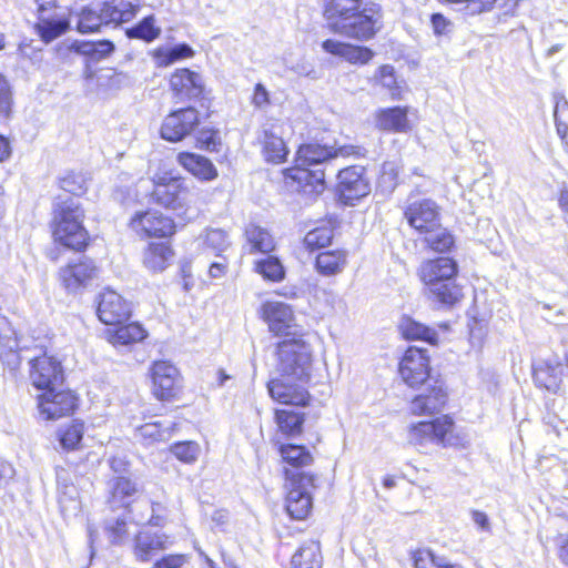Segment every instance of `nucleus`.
I'll return each mask as SVG.
<instances>
[{
	"instance_id": "obj_1",
	"label": "nucleus",
	"mask_w": 568,
	"mask_h": 568,
	"mask_svg": "<svg viewBox=\"0 0 568 568\" xmlns=\"http://www.w3.org/2000/svg\"><path fill=\"white\" fill-rule=\"evenodd\" d=\"M324 17L332 32L367 41L378 31L382 8L378 3H363L362 0H325Z\"/></svg>"
},
{
	"instance_id": "obj_2",
	"label": "nucleus",
	"mask_w": 568,
	"mask_h": 568,
	"mask_svg": "<svg viewBox=\"0 0 568 568\" xmlns=\"http://www.w3.org/2000/svg\"><path fill=\"white\" fill-rule=\"evenodd\" d=\"M84 210L80 201L67 197L55 203L52 220V236L55 243L81 251L88 245L89 234L83 226Z\"/></svg>"
},
{
	"instance_id": "obj_3",
	"label": "nucleus",
	"mask_w": 568,
	"mask_h": 568,
	"mask_svg": "<svg viewBox=\"0 0 568 568\" xmlns=\"http://www.w3.org/2000/svg\"><path fill=\"white\" fill-rule=\"evenodd\" d=\"M455 424L445 415L429 422L413 423L407 427V442L420 453H427L432 446L455 447L460 444L454 434Z\"/></svg>"
},
{
	"instance_id": "obj_4",
	"label": "nucleus",
	"mask_w": 568,
	"mask_h": 568,
	"mask_svg": "<svg viewBox=\"0 0 568 568\" xmlns=\"http://www.w3.org/2000/svg\"><path fill=\"white\" fill-rule=\"evenodd\" d=\"M138 6L132 0H109L97 9L85 8L78 19V30L81 33L95 32L103 24H119L135 17Z\"/></svg>"
},
{
	"instance_id": "obj_5",
	"label": "nucleus",
	"mask_w": 568,
	"mask_h": 568,
	"mask_svg": "<svg viewBox=\"0 0 568 568\" xmlns=\"http://www.w3.org/2000/svg\"><path fill=\"white\" fill-rule=\"evenodd\" d=\"M152 200L166 209L184 210L195 203L196 194L185 180L171 172L156 173L153 179Z\"/></svg>"
},
{
	"instance_id": "obj_6",
	"label": "nucleus",
	"mask_w": 568,
	"mask_h": 568,
	"mask_svg": "<svg viewBox=\"0 0 568 568\" xmlns=\"http://www.w3.org/2000/svg\"><path fill=\"white\" fill-rule=\"evenodd\" d=\"M277 354L282 375L300 383H308L312 372V347L303 338H286L278 344Z\"/></svg>"
},
{
	"instance_id": "obj_7",
	"label": "nucleus",
	"mask_w": 568,
	"mask_h": 568,
	"mask_svg": "<svg viewBox=\"0 0 568 568\" xmlns=\"http://www.w3.org/2000/svg\"><path fill=\"white\" fill-rule=\"evenodd\" d=\"M287 489L285 507L287 514L296 520L305 519L313 507L312 493L315 488L313 475L304 471L285 470Z\"/></svg>"
},
{
	"instance_id": "obj_8",
	"label": "nucleus",
	"mask_w": 568,
	"mask_h": 568,
	"mask_svg": "<svg viewBox=\"0 0 568 568\" xmlns=\"http://www.w3.org/2000/svg\"><path fill=\"white\" fill-rule=\"evenodd\" d=\"M366 150L359 145L326 146L316 143L304 144L300 146L296 154V163L302 166H310L323 163L333 158H362Z\"/></svg>"
},
{
	"instance_id": "obj_9",
	"label": "nucleus",
	"mask_w": 568,
	"mask_h": 568,
	"mask_svg": "<svg viewBox=\"0 0 568 568\" xmlns=\"http://www.w3.org/2000/svg\"><path fill=\"white\" fill-rule=\"evenodd\" d=\"M130 229L140 237H166L175 232L174 221L156 210L136 212L130 220Z\"/></svg>"
},
{
	"instance_id": "obj_10",
	"label": "nucleus",
	"mask_w": 568,
	"mask_h": 568,
	"mask_svg": "<svg viewBox=\"0 0 568 568\" xmlns=\"http://www.w3.org/2000/svg\"><path fill=\"white\" fill-rule=\"evenodd\" d=\"M30 379L32 385L42 392L60 388L64 381L61 363L47 354L30 362Z\"/></svg>"
},
{
	"instance_id": "obj_11",
	"label": "nucleus",
	"mask_w": 568,
	"mask_h": 568,
	"mask_svg": "<svg viewBox=\"0 0 568 568\" xmlns=\"http://www.w3.org/2000/svg\"><path fill=\"white\" fill-rule=\"evenodd\" d=\"M40 416L45 420H53L73 413L77 407V397L70 392L53 388L37 396Z\"/></svg>"
},
{
	"instance_id": "obj_12",
	"label": "nucleus",
	"mask_w": 568,
	"mask_h": 568,
	"mask_svg": "<svg viewBox=\"0 0 568 568\" xmlns=\"http://www.w3.org/2000/svg\"><path fill=\"white\" fill-rule=\"evenodd\" d=\"M38 14L36 30L45 43L65 33L70 27L69 19L64 13L57 11L51 0H43L38 3Z\"/></svg>"
},
{
	"instance_id": "obj_13",
	"label": "nucleus",
	"mask_w": 568,
	"mask_h": 568,
	"mask_svg": "<svg viewBox=\"0 0 568 568\" xmlns=\"http://www.w3.org/2000/svg\"><path fill=\"white\" fill-rule=\"evenodd\" d=\"M364 172L363 166H348L339 171L337 193L344 204L354 205L355 201L369 194L371 185Z\"/></svg>"
},
{
	"instance_id": "obj_14",
	"label": "nucleus",
	"mask_w": 568,
	"mask_h": 568,
	"mask_svg": "<svg viewBox=\"0 0 568 568\" xmlns=\"http://www.w3.org/2000/svg\"><path fill=\"white\" fill-rule=\"evenodd\" d=\"M199 122V112L194 108L173 111L163 120L161 136L170 142L182 141L194 131Z\"/></svg>"
},
{
	"instance_id": "obj_15",
	"label": "nucleus",
	"mask_w": 568,
	"mask_h": 568,
	"mask_svg": "<svg viewBox=\"0 0 568 568\" xmlns=\"http://www.w3.org/2000/svg\"><path fill=\"white\" fill-rule=\"evenodd\" d=\"M98 274L99 270L95 264L91 260L83 258L61 267L59 278L69 293L77 294L91 285Z\"/></svg>"
},
{
	"instance_id": "obj_16",
	"label": "nucleus",
	"mask_w": 568,
	"mask_h": 568,
	"mask_svg": "<svg viewBox=\"0 0 568 568\" xmlns=\"http://www.w3.org/2000/svg\"><path fill=\"white\" fill-rule=\"evenodd\" d=\"M398 371L402 379L409 387L424 384L429 376V357L427 351L418 347H409L399 363Z\"/></svg>"
},
{
	"instance_id": "obj_17",
	"label": "nucleus",
	"mask_w": 568,
	"mask_h": 568,
	"mask_svg": "<svg viewBox=\"0 0 568 568\" xmlns=\"http://www.w3.org/2000/svg\"><path fill=\"white\" fill-rule=\"evenodd\" d=\"M404 215L408 224L419 234L433 231L440 223L439 207L429 199L409 203L405 209Z\"/></svg>"
},
{
	"instance_id": "obj_18",
	"label": "nucleus",
	"mask_w": 568,
	"mask_h": 568,
	"mask_svg": "<svg viewBox=\"0 0 568 568\" xmlns=\"http://www.w3.org/2000/svg\"><path fill=\"white\" fill-rule=\"evenodd\" d=\"M97 314L105 325H119L130 317L131 306L115 291L104 290L99 295Z\"/></svg>"
},
{
	"instance_id": "obj_19",
	"label": "nucleus",
	"mask_w": 568,
	"mask_h": 568,
	"mask_svg": "<svg viewBox=\"0 0 568 568\" xmlns=\"http://www.w3.org/2000/svg\"><path fill=\"white\" fill-rule=\"evenodd\" d=\"M153 382V394L162 400H168L179 392L180 373L178 368L168 361L154 362L151 368Z\"/></svg>"
},
{
	"instance_id": "obj_20",
	"label": "nucleus",
	"mask_w": 568,
	"mask_h": 568,
	"mask_svg": "<svg viewBox=\"0 0 568 568\" xmlns=\"http://www.w3.org/2000/svg\"><path fill=\"white\" fill-rule=\"evenodd\" d=\"M172 545L173 539L165 532L143 528L134 537L133 555L136 560L146 562Z\"/></svg>"
},
{
	"instance_id": "obj_21",
	"label": "nucleus",
	"mask_w": 568,
	"mask_h": 568,
	"mask_svg": "<svg viewBox=\"0 0 568 568\" xmlns=\"http://www.w3.org/2000/svg\"><path fill=\"white\" fill-rule=\"evenodd\" d=\"M306 384L281 374L280 378L272 379L267 384V389L271 397L281 404L304 406L308 400V392L305 388Z\"/></svg>"
},
{
	"instance_id": "obj_22",
	"label": "nucleus",
	"mask_w": 568,
	"mask_h": 568,
	"mask_svg": "<svg viewBox=\"0 0 568 568\" xmlns=\"http://www.w3.org/2000/svg\"><path fill=\"white\" fill-rule=\"evenodd\" d=\"M282 133V124L278 121H270L262 126L258 140L263 146L264 159L270 163L280 164L286 160L288 150Z\"/></svg>"
},
{
	"instance_id": "obj_23",
	"label": "nucleus",
	"mask_w": 568,
	"mask_h": 568,
	"mask_svg": "<svg viewBox=\"0 0 568 568\" xmlns=\"http://www.w3.org/2000/svg\"><path fill=\"white\" fill-rule=\"evenodd\" d=\"M261 316L274 334H291L290 329L294 326L295 317L288 304L281 301H265L261 306Z\"/></svg>"
},
{
	"instance_id": "obj_24",
	"label": "nucleus",
	"mask_w": 568,
	"mask_h": 568,
	"mask_svg": "<svg viewBox=\"0 0 568 568\" xmlns=\"http://www.w3.org/2000/svg\"><path fill=\"white\" fill-rule=\"evenodd\" d=\"M447 393L443 384L438 381L434 385L427 384L423 392L416 395L410 402L409 409L412 414L433 415L439 413L446 405Z\"/></svg>"
},
{
	"instance_id": "obj_25",
	"label": "nucleus",
	"mask_w": 568,
	"mask_h": 568,
	"mask_svg": "<svg viewBox=\"0 0 568 568\" xmlns=\"http://www.w3.org/2000/svg\"><path fill=\"white\" fill-rule=\"evenodd\" d=\"M457 272L458 266L453 258L437 257L424 261L418 268V276L429 290L437 283L456 277Z\"/></svg>"
},
{
	"instance_id": "obj_26",
	"label": "nucleus",
	"mask_w": 568,
	"mask_h": 568,
	"mask_svg": "<svg viewBox=\"0 0 568 568\" xmlns=\"http://www.w3.org/2000/svg\"><path fill=\"white\" fill-rule=\"evenodd\" d=\"M286 178L296 183V191L315 196L321 194L325 189V173L321 169H308L297 165L287 170Z\"/></svg>"
},
{
	"instance_id": "obj_27",
	"label": "nucleus",
	"mask_w": 568,
	"mask_h": 568,
	"mask_svg": "<svg viewBox=\"0 0 568 568\" xmlns=\"http://www.w3.org/2000/svg\"><path fill=\"white\" fill-rule=\"evenodd\" d=\"M0 358L11 371L17 369L21 363L17 331L3 315H0Z\"/></svg>"
},
{
	"instance_id": "obj_28",
	"label": "nucleus",
	"mask_w": 568,
	"mask_h": 568,
	"mask_svg": "<svg viewBox=\"0 0 568 568\" xmlns=\"http://www.w3.org/2000/svg\"><path fill=\"white\" fill-rule=\"evenodd\" d=\"M170 87L180 101L199 98L203 92L201 75L189 69H178L171 75Z\"/></svg>"
},
{
	"instance_id": "obj_29",
	"label": "nucleus",
	"mask_w": 568,
	"mask_h": 568,
	"mask_svg": "<svg viewBox=\"0 0 568 568\" xmlns=\"http://www.w3.org/2000/svg\"><path fill=\"white\" fill-rule=\"evenodd\" d=\"M322 49L339 58H343L352 64H367L374 57L373 50L367 47L354 45L334 39L323 41Z\"/></svg>"
},
{
	"instance_id": "obj_30",
	"label": "nucleus",
	"mask_w": 568,
	"mask_h": 568,
	"mask_svg": "<svg viewBox=\"0 0 568 568\" xmlns=\"http://www.w3.org/2000/svg\"><path fill=\"white\" fill-rule=\"evenodd\" d=\"M406 106L381 109L376 113V126L383 131L406 133L410 130Z\"/></svg>"
},
{
	"instance_id": "obj_31",
	"label": "nucleus",
	"mask_w": 568,
	"mask_h": 568,
	"mask_svg": "<svg viewBox=\"0 0 568 568\" xmlns=\"http://www.w3.org/2000/svg\"><path fill=\"white\" fill-rule=\"evenodd\" d=\"M178 162L199 180L212 181L217 176L216 168L203 155L191 152H181L178 154Z\"/></svg>"
},
{
	"instance_id": "obj_32",
	"label": "nucleus",
	"mask_w": 568,
	"mask_h": 568,
	"mask_svg": "<svg viewBox=\"0 0 568 568\" xmlns=\"http://www.w3.org/2000/svg\"><path fill=\"white\" fill-rule=\"evenodd\" d=\"M429 298L442 306L452 307L463 298V287L456 283V277L435 284L428 290Z\"/></svg>"
},
{
	"instance_id": "obj_33",
	"label": "nucleus",
	"mask_w": 568,
	"mask_h": 568,
	"mask_svg": "<svg viewBox=\"0 0 568 568\" xmlns=\"http://www.w3.org/2000/svg\"><path fill=\"white\" fill-rule=\"evenodd\" d=\"M347 263V252L344 250H332L320 253L316 257V271L324 276H332L342 273Z\"/></svg>"
},
{
	"instance_id": "obj_34",
	"label": "nucleus",
	"mask_w": 568,
	"mask_h": 568,
	"mask_svg": "<svg viewBox=\"0 0 568 568\" xmlns=\"http://www.w3.org/2000/svg\"><path fill=\"white\" fill-rule=\"evenodd\" d=\"M244 235L246 239V242L250 244L251 253H270L275 248V241L274 237L271 235V233L254 223H250L246 225Z\"/></svg>"
},
{
	"instance_id": "obj_35",
	"label": "nucleus",
	"mask_w": 568,
	"mask_h": 568,
	"mask_svg": "<svg viewBox=\"0 0 568 568\" xmlns=\"http://www.w3.org/2000/svg\"><path fill=\"white\" fill-rule=\"evenodd\" d=\"M292 568H322V554L318 541L310 540L303 544L293 555Z\"/></svg>"
},
{
	"instance_id": "obj_36",
	"label": "nucleus",
	"mask_w": 568,
	"mask_h": 568,
	"mask_svg": "<svg viewBox=\"0 0 568 568\" xmlns=\"http://www.w3.org/2000/svg\"><path fill=\"white\" fill-rule=\"evenodd\" d=\"M173 256L171 247L164 243H151L144 252L143 264L152 272H162Z\"/></svg>"
},
{
	"instance_id": "obj_37",
	"label": "nucleus",
	"mask_w": 568,
	"mask_h": 568,
	"mask_svg": "<svg viewBox=\"0 0 568 568\" xmlns=\"http://www.w3.org/2000/svg\"><path fill=\"white\" fill-rule=\"evenodd\" d=\"M146 337V331L139 323L121 325L108 331V339L114 346H124L138 343Z\"/></svg>"
},
{
	"instance_id": "obj_38",
	"label": "nucleus",
	"mask_w": 568,
	"mask_h": 568,
	"mask_svg": "<svg viewBox=\"0 0 568 568\" xmlns=\"http://www.w3.org/2000/svg\"><path fill=\"white\" fill-rule=\"evenodd\" d=\"M375 79L388 91L393 100H402L404 98V93L407 91V85L404 80H399L396 77L393 65H381L375 73Z\"/></svg>"
},
{
	"instance_id": "obj_39",
	"label": "nucleus",
	"mask_w": 568,
	"mask_h": 568,
	"mask_svg": "<svg viewBox=\"0 0 568 568\" xmlns=\"http://www.w3.org/2000/svg\"><path fill=\"white\" fill-rule=\"evenodd\" d=\"M399 329L406 339L425 341L432 345H435L438 341V334L434 328H430L412 317H403L399 323Z\"/></svg>"
},
{
	"instance_id": "obj_40",
	"label": "nucleus",
	"mask_w": 568,
	"mask_h": 568,
	"mask_svg": "<svg viewBox=\"0 0 568 568\" xmlns=\"http://www.w3.org/2000/svg\"><path fill=\"white\" fill-rule=\"evenodd\" d=\"M199 245L205 251L221 256L231 246L229 234L222 229H206L199 237Z\"/></svg>"
},
{
	"instance_id": "obj_41",
	"label": "nucleus",
	"mask_w": 568,
	"mask_h": 568,
	"mask_svg": "<svg viewBox=\"0 0 568 568\" xmlns=\"http://www.w3.org/2000/svg\"><path fill=\"white\" fill-rule=\"evenodd\" d=\"M534 381L538 387L557 393L561 384L560 365L544 363L534 368Z\"/></svg>"
},
{
	"instance_id": "obj_42",
	"label": "nucleus",
	"mask_w": 568,
	"mask_h": 568,
	"mask_svg": "<svg viewBox=\"0 0 568 568\" xmlns=\"http://www.w3.org/2000/svg\"><path fill=\"white\" fill-rule=\"evenodd\" d=\"M426 245L438 253L448 252L454 246L453 235L439 223L433 231L423 233Z\"/></svg>"
},
{
	"instance_id": "obj_43",
	"label": "nucleus",
	"mask_w": 568,
	"mask_h": 568,
	"mask_svg": "<svg viewBox=\"0 0 568 568\" xmlns=\"http://www.w3.org/2000/svg\"><path fill=\"white\" fill-rule=\"evenodd\" d=\"M193 49L185 43L172 48H159L154 51V59L159 67H168L179 60L193 57Z\"/></svg>"
},
{
	"instance_id": "obj_44",
	"label": "nucleus",
	"mask_w": 568,
	"mask_h": 568,
	"mask_svg": "<svg viewBox=\"0 0 568 568\" xmlns=\"http://www.w3.org/2000/svg\"><path fill=\"white\" fill-rule=\"evenodd\" d=\"M280 454L286 464L295 468L308 466L313 462L311 453L306 449V447L300 445H281Z\"/></svg>"
},
{
	"instance_id": "obj_45",
	"label": "nucleus",
	"mask_w": 568,
	"mask_h": 568,
	"mask_svg": "<svg viewBox=\"0 0 568 568\" xmlns=\"http://www.w3.org/2000/svg\"><path fill=\"white\" fill-rule=\"evenodd\" d=\"M276 423L283 434L294 436L302 432L304 416L293 409H277Z\"/></svg>"
},
{
	"instance_id": "obj_46",
	"label": "nucleus",
	"mask_w": 568,
	"mask_h": 568,
	"mask_svg": "<svg viewBox=\"0 0 568 568\" xmlns=\"http://www.w3.org/2000/svg\"><path fill=\"white\" fill-rule=\"evenodd\" d=\"M112 498L122 505H126V499L138 493L136 484L122 476L114 477L109 483Z\"/></svg>"
},
{
	"instance_id": "obj_47",
	"label": "nucleus",
	"mask_w": 568,
	"mask_h": 568,
	"mask_svg": "<svg viewBox=\"0 0 568 568\" xmlns=\"http://www.w3.org/2000/svg\"><path fill=\"white\" fill-rule=\"evenodd\" d=\"M255 271L265 280L280 282L284 278L285 271L280 260L275 256H267L255 263Z\"/></svg>"
},
{
	"instance_id": "obj_48",
	"label": "nucleus",
	"mask_w": 568,
	"mask_h": 568,
	"mask_svg": "<svg viewBox=\"0 0 568 568\" xmlns=\"http://www.w3.org/2000/svg\"><path fill=\"white\" fill-rule=\"evenodd\" d=\"M332 239L333 229L328 225H323L307 232L304 237V244L310 250H318L329 245Z\"/></svg>"
},
{
	"instance_id": "obj_49",
	"label": "nucleus",
	"mask_w": 568,
	"mask_h": 568,
	"mask_svg": "<svg viewBox=\"0 0 568 568\" xmlns=\"http://www.w3.org/2000/svg\"><path fill=\"white\" fill-rule=\"evenodd\" d=\"M75 50L81 54L100 60L108 57L114 50V45L112 42L106 40L98 42H81L75 44Z\"/></svg>"
},
{
	"instance_id": "obj_50",
	"label": "nucleus",
	"mask_w": 568,
	"mask_h": 568,
	"mask_svg": "<svg viewBox=\"0 0 568 568\" xmlns=\"http://www.w3.org/2000/svg\"><path fill=\"white\" fill-rule=\"evenodd\" d=\"M138 433L146 444L165 442L171 436L169 427H164L160 422L146 423L138 428Z\"/></svg>"
},
{
	"instance_id": "obj_51",
	"label": "nucleus",
	"mask_w": 568,
	"mask_h": 568,
	"mask_svg": "<svg viewBox=\"0 0 568 568\" xmlns=\"http://www.w3.org/2000/svg\"><path fill=\"white\" fill-rule=\"evenodd\" d=\"M171 453L185 464H193L200 456L201 447L196 442H179L171 446Z\"/></svg>"
},
{
	"instance_id": "obj_52",
	"label": "nucleus",
	"mask_w": 568,
	"mask_h": 568,
	"mask_svg": "<svg viewBox=\"0 0 568 568\" xmlns=\"http://www.w3.org/2000/svg\"><path fill=\"white\" fill-rule=\"evenodd\" d=\"M104 529L112 544L123 542L129 536L126 517L108 519Z\"/></svg>"
},
{
	"instance_id": "obj_53",
	"label": "nucleus",
	"mask_w": 568,
	"mask_h": 568,
	"mask_svg": "<svg viewBox=\"0 0 568 568\" xmlns=\"http://www.w3.org/2000/svg\"><path fill=\"white\" fill-rule=\"evenodd\" d=\"M160 33V30L154 27L153 17L144 18L139 24L126 30L129 38L142 39L145 41L154 40Z\"/></svg>"
},
{
	"instance_id": "obj_54",
	"label": "nucleus",
	"mask_w": 568,
	"mask_h": 568,
	"mask_svg": "<svg viewBox=\"0 0 568 568\" xmlns=\"http://www.w3.org/2000/svg\"><path fill=\"white\" fill-rule=\"evenodd\" d=\"M415 568H446L448 562L442 558L436 557L428 549H419L413 554Z\"/></svg>"
},
{
	"instance_id": "obj_55",
	"label": "nucleus",
	"mask_w": 568,
	"mask_h": 568,
	"mask_svg": "<svg viewBox=\"0 0 568 568\" xmlns=\"http://www.w3.org/2000/svg\"><path fill=\"white\" fill-rule=\"evenodd\" d=\"M83 436V424L73 423L68 426L60 436V443L65 449H74L80 444Z\"/></svg>"
},
{
	"instance_id": "obj_56",
	"label": "nucleus",
	"mask_w": 568,
	"mask_h": 568,
	"mask_svg": "<svg viewBox=\"0 0 568 568\" xmlns=\"http://www.w3.org/2000/svg\"><path fill=\"white\" fill-rule=\"evenodd\" d=\"M430 23L436 37H448L454 31V23L439 12L430 16Z\"/></svg>"
},
{
	"instance_id": "obj_57",
	"label": "nucleus",
	"mask_w": 568,
	"mask_h": 568,
	"mask_svg": "<svg viewBox=\"0 0 568 568\" xmlns=\"http://www.w3.org/2000/svg\"><path fill=\"white\" fill-rule=\"evenodd\" d=\"M13 101L12 87L8 78L0 73V111L9 114Z\"/></svg>"
},
{
	"instance_id": "obj_58",
	"label": "nucleus",
	"mask_w": 568,
	"mask_h": 568,
	"mask_svg": "<svg viewBox=\"0 0 568 568\" xmlns=\"http://www.w3.org/2000/svg\"><path fill=\"white\" fill-rule=\"evenodd\" d=\"M187 561V557L181 554L166 555L156 560L152 568H182Z\"/></svg>"
},
{
	"instance_id": "obj_59",
	"label": "nucleus",
	"mask_w": 568,
	"mask_h": 568,
	"mask_svg": "<svg viewBox=\"0 0 568 568\" xmlns=\"http://www.w3.org/2000/svg\"><path fill=\"white\" fill-rule=\"evenodd\" d=\"M83 182L84 181L82 176L75 174H68L61 179L60 185L62 190L72 194H78L83 191Z\"/></svg>"
},
{
	"instance_id": "obj_60",
	"label": "nucleus",
	"mask_w": 568,
	"mask_h": 568,
	"mask_svg": "<svg viewBox=\"0 0 568 568\" xmlns=\"http://www.w3.org/2000/svg\"><path fill=\"white\" fill-rule=\"evenodd\" d=\"M252 103L256 108H263L270 103L268 91L263 84L257 83L255 85Z\"/></svg>"
},
{
	"instance_id": "obj_61",
	"label": "nucleus",
	"mask_w": 568,
	"mask_h": 568,
	"mask_svg": "<svg viewBox=\"0 0 568 568\" xmlns=\"http://www.w3.org/2000/svg\"><path fill=\"white\" fill-rule=\"evenodd\" d=\"M557 556L560 562L568 567V535H560L558 537Z\"/></svg>"
},
{
	"instance_id": "obj_62",
	"label": "nucleus",
	"mask_w": 568,
	"mask_h": 568,
	"mask_svg": "<svg viewBox=\"0 0 568 568\" xmlns=\"http://www.w3.org/2000/svg\"><path fill=\"white\" fill-rule=\"evenodd\" d=\"M292 70L296 74L302 75V77H307V78H311V79H316L317 78L315 69L313 68L312 64H310L306 61H301V62L296 63V65H294L292 68Z\"/></svg>"
},
{
	"instance_id": "obj_63",
	"label": "nucleus",
	"mask_w": 568,
	"mask_h": 568,
	"mask_svg": "<svg viewBox=\"0 0 568 568\" xmlns=\"http://www.w3.org/2000/svg\"><path fill=\"white\" fill-rule=\"evenodd\" d=\"M471 519L483 530H489V528H490L489 519L485 513L479 511V510H474L471 513Z\"/></svg>"
},
{
	"instance_id": "obj_64",
	"label": "nucleus",
	"mask_w": 568,
	"mask_h": 568,
	"mask_svg": "<svg viewBox=\"0 0 568 568\" xmlns=\"http://www.w3.org/2000/svg\"><path fill=\"white\" fill-rule=\"evenodd\" d=\"M197 141L207 150H213L215 148V135L211 131H202Z\"/></svg>"
}]
</instances>
